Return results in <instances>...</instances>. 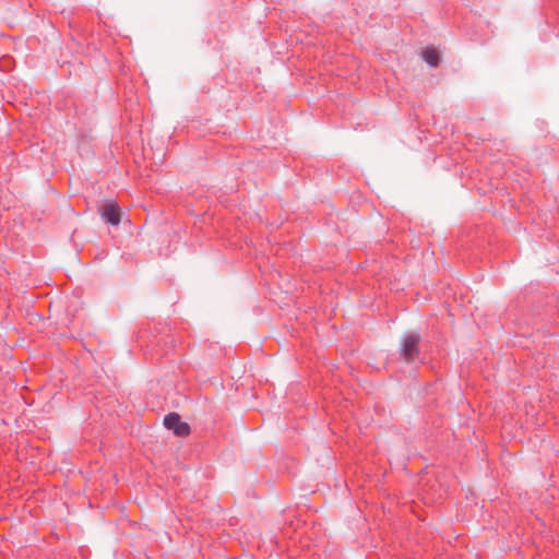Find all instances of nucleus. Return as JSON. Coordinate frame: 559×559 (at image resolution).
Wrapping results in <instances>:
<instances>
[{
  "mask_svg": "<svg viewBox=\"0 0 559 559\" xmlns=\"http://www.w3.org/2000/svg\"><path fill=\"white\" fill-rule=\"evenodd\" d=\"M164 425L167 429L173 430L176 436L187 437L190 433V426L182 421L176 413L167 415L164 419Z\"/></svg>",
  "mask_w": 559,
  "mask_h": 559,
  "instance_id": "f257e3e1",
  "label": "nucleus"
},
{
  "mask_svg": "<svg viewBox=\"0 0 559 559\" xmlns=\"http://www.w3.org/2000/svg\"><path fill=\"white\" fill-rule=\"evenodd\" d=\"M418 341L419 337L417 335H408L403 338L401 353L405 360L409 361L417 356Z\"/></svg>",
  "mask_w": 559,
  "mask_h": 559,
  "instance_id": "f03ea898",
  "label": "nucleus"
},
{
  "mask_svg": "<svg viewBox=\"0 0 559 559\" xmlns=\"http://www.w3.org/2000/svg\"><path fill=\"white\" fill-rule=\"evenodd\" d=\"M102 217L111 225L118 226L121 221L120 207L114 202L106 203L102 210Z\"/></svg>",
  "mask_w": 559,
  "mask_h": 559,
  "instance_id": "7ed1b4c3",
  "label": "nucleus"
},
{
  "mask_svg": "<svg viewBox=\"0 0 559 559\" xmlns=\"http://www.w3.org/2000/svg\"><path fill=\"white\" fill-rule=\"evenodd\" d=\"M423 59L431 67H437L440 61L439 51L435 48H426L421 52Z\"/></svg>",
  "mask_w": 559,
  "mask_h": 559,
  "instance_id": "20e7f679",
  "label": "nucleus"
}]
</instances>
